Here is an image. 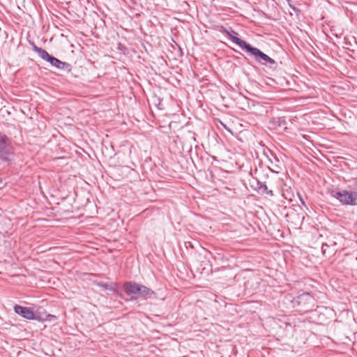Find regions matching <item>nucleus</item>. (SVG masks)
I'll return each mask as SVG.
<instances>
[{"mask_svg": "<svg viewBox=\"0 0 357 357\" xmlns=\"http://www.w3.org/2000/svg\"><path fill=\"white\" fill-rule=\"evenodd\" d=\"M291 306L300 313L305 314L312 312L317 307L315 298L310 293H303L294 298Z\"/></svg>", "mask_w": 357, "mask_h": 357, "instance_id": "obj_1", "label": "nucleus"}, {"mask_svg": "<svg viewBox=\"0 0 357 357\" xmlns=\"http://www.w3.org/2000/svg\"><path fill=\"white\" fill-rule=\"evenodd\" d=\"M243 45L244 47L243 50L246 52L249 56L254 58L256 62L261 65L268 66L271 68H275L276 61L259 48L252 46L248 43H243Z\"/></svg>", "mask_w": 357, "mask_h": 357, "instance_id": "obj_2", "label": "nucleus"}, {"mask_svg": "<svg viewBox=\"0 0 357 357\" xmlns=\"http://www.w3.org/2000/svg\"><path fill=\"white\" fill-rule=\"evenodd\" d=\"M331 195L343 204L357 205V192L356 191H347L346 190L341 191L332 190Z\"/></svg>", "mask_w": 357, "mask_h": 357, "instance_id": "obj_3", "label": "nucleus"}, {"mask_svg": "<svg viewBox=\"0 0 357 357\" xmlns=\"http://www.w3.org/2000/svg\"><path fill=\"white\" fill-rule=\"evenodd\" d=\"M13 155V149L8 137L0 132V160L1 162H8Z\"/></svg>", "mask_w": 357, "mask_h": 357, "instance_id": "obj_4", "label": "nucleus"}, {"mask_svg": "<svg viewBox=\"0 0 357 357\" xmlns=\"http://www.w3.org/2000/svg\"><path fill=\"white\" fill-rule=\"evenodd\" d=\"M253 180L255 181L256 185H252L251 186L257 192L262 195H268L273 197L274 195L273 190H268L266 181H262L261 176V172L259 169H256L255 171V176L252 177Z\"/></svg>", "mask_w": 357, "mask_h": 357, "instance_id": "obj_5", "label": "nucleus"}, {"mask_svg": "<svg viewBox=\"0 0 357 357\" xmlns=\"http://www.w3.org/2000/svg\"><path fill=\"white\" fill-rule=\"evenodd\" d=\"M220 31L222 33H225L227 35L229 40L236 44L240 48H241L243 50H244V47L243 45V43H247L245 40L240 38L238 37V33L236 32L234 29L231 28H229V29H227L225 28L224 26H221Z\"/></svg>", "mask_w": 357, "mask_h": 357, "instance_id": "obj_6", "label": "nucleus"}, {"mask_svg": "<svg viewBox=\"0 0 357 357\" xmlns=\"http://www.w3.org/2000/svg\"><path fill=\"white\" fill-rule=\"evenodd\" d=\"M14 311L16 314L20 315L24 319L29 320L38 319L33 311L30 307L15 305L14 306Z\"/></svg>", "mask_w": 357, "mask_h": 357, "instance_id": "obj_7", "label": "nucleus"}, {"mask_svg": "<svg viewBox=\"0 0 357 357\" xmlns=\"http://www.w3.org/2000/svg\"><path fill=\"white\" fill-rule=\"evenodd\" d=\"M287 124L285 117H273L268 121V128L270 129L275 130L278 128L284 127Z\"/></svg>", "mask_w": 357, "mask_h": 357, "instance_id": "obj_8", "label": "nucleus"}, {"mask_svg": "<svg viewBox=\"0 0 357 357\" xmlns=\"http://www.w3.org/2000/svg\"><path fill=\"white\" fill-rule=\"evenodd\" d=\"M139 284L135 282H126L123 284V289L127 295L137 294Z\"/></svg>", "mask_w": 357, "mask_h": 357, "instance_id": "obj_9", "label": "nucleus"}, {"mask_svg": "<svg viewBox=\"0 0 357 357\" xmlns=\"http://www.w3.org/2000/svg\"><path fill=\"white\" fill-rule=\"evenodd\" d=\"M48 63L57 69L70 70V65L68 63L61 61L53 56L50 59Z\"/></svg>", "mask_w": 357, "mask_h": 357, "instance_id": "obj_10", "label": "nucleus"}, {"mask_svg": "<svg viewBox=\"0 0 357 357\" xmlns=\"http://www.w3.org/2000/svg\"><path fill=\"white\" fill-rule=\"evenodd\" d=\"M137 295L142 296L145 298H151L155 296V293L151 289L140 284Z\"/></svg>", "mask_w": 357, "mask_h": 357, "instance_id": "obj_11", "label": "nucleus"}, {"mask_svg": "<svg viewBox=\"0 0 357 357\" xmlns=\"http://www.w3.org/2000/svg\"><path fill=\"white\" fill-rule=\"evenodd\" d=\"M93 283L99 286V287H101L102 288H104L105 289H108L109 291H112L113 292H114L115 294H116V295H118L119 297H123V295L121 293H120L118 290H116L115 289V287H114L115 285V284H107V283H103V282H96V281H93Z\"/></svg>", "mask_w": 357, "mask_h": 357, "instance_id": "obj_12", "label": "nucleus"}, {"mask_svg": "<svg viewBox=\"0 0 357 357\" xmlns=\"http://www.w3.org/2000/svg\"><path fill=\"white\" fill-rule=\"evenodd\" d=\"M321 252L323 255L329 257L333 255L335 249H331V246L327 243H323L321 246Z\"/></svg>", "mask_w": 357, "mask_h": 357, "instance_id": "obj_13", "label": "nucleus"}, {"mask_svg": "<svg viewBox=\"0 0 357 357\" xmlns=\"http://www.w3.org/2000/svg\"><path fill=\"white\" fill-rule=\"evenodd\" d=\"M38 56L43 59V60L46 61L48 62V61L50 60V59L52 57V55H50L45 50L43 49V48H40V49H37V52H36Z\"/></svg>", "mask_w": 357, "mask_h": 357, "instance_id": "obj_14", "label": "nucleus"}, {"mask_svg": "<svg viewBox=\"0 0 357 357\" xmlns=\"http://www.w3.org/2000/svg\"><path fill=\"white\" fill-rule=\"evenodd\" d=\"M93 15H91V17H92L93 19V21L95 22L96 20H97L96 23V24H104V22L102 21V20L101 18L99 17L98 15L97 14V13L96 11H93Z\"/></svg>", "mask_w": 357, "mask_h": 357, "instance_id": "obj_15", "label": "nucleus"}, {"mask_svg": "<svg viewBox=\"0 0 357 357\" xmlns=\"http://www.w3.org/2000/svg\"><path fill=\"white\" fill-rule=\"evenodd\" d=\"M116 49L119 50L121 52H122L123 54H125L127 52V48L121 43H118L116 44Z\"/></svg>", "mask_w": 357, "mask_h": 357, "instance_id": "obj_16", "label": "nucleus"}, {"mask_svg": "<svg viewBox=\"0 0 357 357\" xmlns=\"http://www.w3.org/2000/svg\"><path fill=\"white\" fill-rule=\"evenodd\" d=\"M268 169L272 172L279 173L282 170V167L277 163L274 165V169H271L270 167H268Z\"/></svg>", "mask_w": 357, "mask_h": 357, "instance_id": "obj_17", "label": "nucleus"}, {"mask_svg": "<svg viewBox=\"0 0 357 357\" xmlns=\"http://www.w3.org/2000/svg\"><path fill=\"white\" fill-rule=\"evenodd\" d=\"M99 221L97 217L91 216V225H99Z\"/></svg>", "mask_w": 357, "mask_h": 357, "instance_id": "obj_18", "label": "nucleus"}, {"mask_svg": "<svg viewBox=\"0 0 357 357\" xmlns=\"http://www.w3.org/2000/svg\"><path fill=\"white\" fill-rule=\"evenodd\" d=\"M31 43L33 50L36 52H37V49L40 48V47H38L37 45H36V44L34 43Z\"/></svg>", "mask_w": 357, "mask_h": 357, "instance_id": "obj_19", "label": "nucleus"}, {"mask_svg": "<svg viewBox=\"0 0 357 357\" xmlns=\"http://www.w3.org/2000/svg\"><path fill=\"white\" fill-rule=\"evenodd\" d=\"M270 152H271V155L273 157L274 160H275V162L279 163L280 160H279L278 158L276 155H275L271 151H270Z\"/></svg>", "mask_w": 357, "mask_h": 357, "instance_id": "obj_20", "label": "nucleus"}, {"mask_svg": "<svg viewBox=\"0 0 357 357\" xmlns=\"http://www.w3.org/2000/svg\"><path fill=\"white\" fill-rule=\"evenodd\" d=\"M298 195L299 197V199H300V201H301V204L303 205H305V202H304L303 199L302 198V197L298 193Z\"/></svg>", "mask_w": 357, "mask_h": 357, "instance_id": "obj_21", "label": "nucleus"}, {"mask_svg": "<svg viewBox=\"0 0 357 357\" xmlns=\"http://www.w3.org/2000/svg\"><path fill=\"white\" fill-rule=\"evenodd\" d=\"M268 160L270 161L271 165H274L275 160H272V159L271 158H268Z\"/></svg>", "mask_w": 357, "mask_h": 357, "instance_id": "obj_22", "label": "nucleus"}, {"mask_svg": "<svg viewBox=\"0 0 357 357\" xmlns=\"http://www.w3.org/2000/svg\"><path fill=\"white\" fill-rule=\"evenodd\" d=\"M268 160L270 161L271 165H274L275 160H272V159L271 158H268Z\"/></svg>", "mask_w": 357, "mask_h": 357, "instance_id": "obj_23", "label": "nucleus"}, {"mask_svg": "<svg viewBox=\"0 0 357 357\" xmlns=\"http://www.w3.org/2000/svg\"><path fill=\"white\" fill-rule=\"evenodd\" d=\"M289 6H290V7H291V8L294 11L297 10V8H296L295 6H291V4H289Z\"/></svg>", "mask_w": 357, "mask_h": 357, "instance_id": "obj_24", "label": "nucleus"}, {"mask_svg": "<svg viewBox=\"0 0 357 357\" xmlns=\"http://www.w3.org/2000/svg\"><path fill=\"white\" fill-rule=\"evenodd\" d=\"M90 249H91V254H92L93 252H92L91 250L92 249L93 250V248L92 247H90Z\"/></svg>", "mask_w": 357, "mask_h": 357, "instance_id": "obj_25", "label": "nucleus"}, {"mask_svg": "<svg viewBox=\"0 0 357 357\" xmlns=\"http://www.w3.org/2000/svg\"><path fill=\"white\" fill-rule=\"evenodd\" d=\"M264 177L268 178V174L264 175Z\"/></svg>", "mask_w": 357, "mask_h": 357, "instance_id": "obj_26", "label": "nucleus"}, {"mask_svg": "<svg viewBox=\"0 0 357 357\" xmlns=\"http://www.w3.org/2000/svg\"><path fill=\"white\" fill-rule=\"evenodd\" d=\"M289 2L291 1V0H287Z\"/></svg>", "mask_w": 357, "mask_h": 357, "instance_id": "obj_27", "label": "nucleus"}, {"mask_svg": "<svg viewBox=\"0 0 357 357\" xmlns=\"http://www.w3.org/2000/svg\"><path fill=\"white\" fill-rule=\"evenodd\" d=\"M356 260H357V257H356Z\"/></svg>", "mask_w": 357, "mask_h": 357, "instance_id": "obj_28", "label": "nucleus"}]
</instances>
